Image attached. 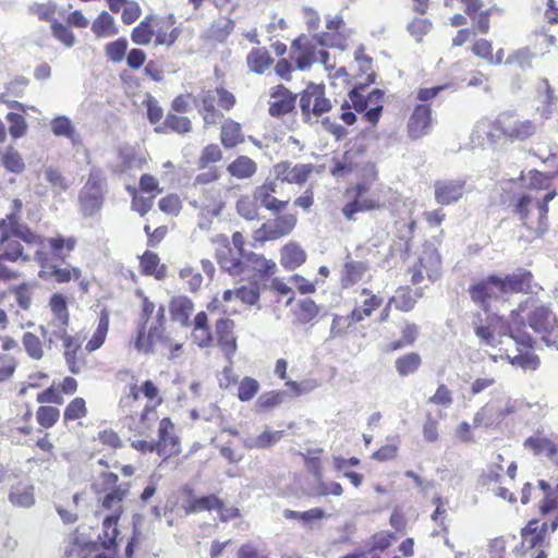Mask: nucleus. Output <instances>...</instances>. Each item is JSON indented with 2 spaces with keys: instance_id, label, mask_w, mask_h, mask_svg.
<instances>
[{
  "instance_id": "obj_1",
  "label": "nucleus",
  "mask_w": 558,
  "mask_h": 558,
  "mask_svg": "<svg viewBox=\"0 0 558 558\" xmlns=\"http://www.w3.org/2000/svg\"><path fill=\"white\" fill-rule=\"evenodd\" d=\"M527 307V302L520 304L517 311H512L511 318L512 325L510 327V338L518 345V353L514 355H510L507 353V359L513 366L521 367L522 369H536L539 365L538 357L531 351L533 347L532 337L520 330L521 326H524V320L521 318V313L525 312Z\"/></svg>"
},
{
  "instance_id": "obj_2",
  "label": "nucleus",
  "mask_w": 558,
  "mask_h": 558,
  "mask_svg": "<svg viewBox=\"0 0 558 558\" xmlns=\"http://www.w3.org/2000/svg\"><path fill=\"white\" fill-rule=\"evenodd\" d=\"M107 194V179L99 168H92L87 181L78 193L80 211L84 217L98 214Z\"/></svg>"
},
{
  "instance_id": "obj_3",
  "label": "nucleus",
  "mask_w": 558,
  "mask_h": 558,
  "mask_svg": "<svg viewBox=\"0 0 558 558\" xmlns=\"http://www.w3.org/2000/svg\"><path fill=\"white\" fill-rule=\"evenodd\" d=\"M363 151L364 146L362 144L357 145L356 142H347L342 159H335V166L331 169V174L335 177L343 175L352 172L354 168H357L359 180H365L372 184L376 182L378 179L376 166L372 162H365L360 166L355 160Z\"/></svg>"
},
{
  "instance_id": "obj_4",
  "label": "nucleus",
  "mask_w": 558,
  "mask_h": 558,
  "mask_svg": "<svg viewBox=\"0 0 558 558\" xmlns=\"http://www.w3.org/2000/svg\"><path fill=\"white\" fill-rule=\"evenodd\" d=\"M556 195V191H550L539 199L531 194H525L518 199L515 213L529 228H534L532 216L535 215L537 219V226L535 229L538 232H544L547 228L548 203L553 201Z\"/></svg>"
},
{
  "instance_id": "obj_5",
  "label": "nucleus",
  "mask_w": 558,
  "mask_h": 558,
  "mask_svg": "<svg viewBox=\"0 0 558 558\" xmlns=\"http://www.w3.org/2000/svg\"><path fill=\"white\" fill-rule=\"evenodd\" d=\"M372 183L361 181L357 179L355 184L347 187L344 195L350 197L351 201L347 203L341 213L348 221H355V215L359 213L373 211L383 208V203L375 197H364L371 190Z\"/></svg>"
},
{
  "instance_id": "obj_6",
  "label": "nucleus",
  "mask_w": 558,
  "mask_h": 558,
  "mask_svg": "<svg viewBox=\"0 0 558 558\" xmlns=\"http://www.w3.org/2000/svg\"><path fill=\"white\" fill-rule=\"evenodd\" d=\"M529 326L542 335V340L547 347L558 350V319L553 316L551 311L545 305H538L527 315Z\"/></svg>"
},
{
  "instance_id": "obj_7",
  "label": "nucleus",
  "mask_w": 558,
  "mask_h": 558,
  "mask_svg": "<svg viewBox=\"0 0 558 558\" xmlns=\"http://www.w3.org/2000/svg\"><path fill=\"white\" fill-rule=\"evenodd\" d=\"M34 260L40 266L38 276L45 280L66 283L72 279L80 280V278H82V270L78 267H61L50 258L46 251L37 250L34 255Z\"/></svg>"
},
{
  "instance_id": "obj_8",
  "label": "nucleus",
  "mask_w": 558,
  "mask_h": 558,
  "mask_svg": "<svg viewBox=\"0 0 558 558\" xmlns=\"http://www.w3.org/2000/svg\"><path fill=\"white\" fill-rule=\"evenodd\" d=\"M498 130L505 137L526 140L535 135L537 125L531 120H521L514 112H502L497 118Z\"/></svg>"
},
{
  "instance_id": "obj_9",
  "label": "nucleus",
  "mask_w": 558,
  "mask_h": 558,
  "mask_svg": "<svg viewBox=\"0 0 558 558\" xmlns=\"http://www.w3.org/2000/svg\"><path fill=\"white\" fill-rule=\"evenodd\" d=\"M101 477L106 486L112 487V489L104 496L102 507L111 510V514H118V517H120L122 513V501L130 493V485L128 483L117 485L119 477L112 472L102 473Z\"/></svg>"
},
{
  "instance_id": "obj_10",
  "label": "nucleus",
  "mask_w": 558,
  "mask_h": 558,
  "mask_svg": "<svg viewBox=\"0 0 558 558\" xmlns=\"http://www.w3.org/2000/svg\"><path fill=\"white\" fill-rule=\"evenodd\" d=\"M21 241L17 235L0 233V267H5L4 263H27L32 259Z\"/></svg>"
},
{
  "instance_id": "obj_11",
  "label": "nucleus",
  "mask_w": 558,
  "mask_h": 558,
  "mask_svg": "<svg viewBox=\"0 0 558 558\" xmlns=\"http://www.w3.org/2000/svg\"><path fill=\"white\" fill-rule=\"evenodd\" d=\"M296 225V217L292 214L278 216L276 219L265 222L256 230L255 239L258 241L276 240L289 234Z\"/></svg>"
},
{
  "instance_id": "obj_12",
  "label": "nucleus",
  "mask_w": 558,
  "mask_h": 558,
  "mask_svg": "<svg viewBox=\"0 0 558 558\" xmlns=\"http://www.w3.org/2000/svg\"><path fill=\"white\" fill-rule=\"evenodd\" d=\"M500 277L490 275L469 289L470 296L473 302L477 303L482 308L487 310L488 301L499 299L504 293L499 292Z\"/></svg>"
},
{
  "instance_id": "obj_13",
  "label": "nucleus",
  "mask_w": 558,
  "mask_h": 558,
  "mask_svg": "<svg viewBox=\"0 0 558 558\" xmlns=\"http://www.w3.org/2000/svg\"><path fill=\"white\" fill-rule=\"evenodd\" d=\"M0 233L17 235L27 245L43 243L41 236L33 232L27 225L22 223L16 213H10L5 218L0 220Z\"/></svg>"
},
{
  "instance_id": "obj_14",
  "label": "nucleus",
  "mask_w": 558,
  "mask_h": 558,
  "mask_svg": "<svg viewBox=\"0 0 558 558\" xmlns=\"http://www.w3.org/2000/svg\"><path fill=\"white\" fill-rule=\"evenodd\" d=\"M272 171L275 174L274 180L277 182L281 181L303 185L312 173L313 166L304 163L291 166L290 162L284 161L275 165Z\"/></svg>"
},
{
  "instance_id": "obj_15",
  "label": "nucleus",
  "mask_w": 558,
  "mask_h": 558,
  "mask_svg": "<svg viewBox=\"0 0 558 558\" xmlns=\"http://www.w3.org/2000/svg\"><path fill=\"white\" fill-rule=\"evenodd\" d=\"M533 275L531 271L519 268L515 271L500 277L499 292L504 294L530 293L532 290Z\"/></svg>"
},
{
  "instance_id": "obj_16",
  "label": "nucleus",
  "mask_w": 558,
  "mask_h": 558,
  "mask_svg": "<svg viewBox=\"0 0 558 558\" xmlns=\"http://www.w3.org/2000/svg\"><path fill=\"white\" fill-rule=\"evenodd\" d=\"M275 99L269 105L268 112L271 117H280L294 111L298 96L283 85H277L270 92Z\"/></svg>"
},
{
  "instance_id": "obj_17",
  "label": "nucleus",
  "mask_w": 558,
  "mask_h": 558,
  "mask_svg": "<svg viewBox=\"0 0 558 558\" xmlns=\"http://www.w3.org/2000/svg\"><path fill=\"white\" fill-rule=\"evenodd\" d=\"M435 199L440 205H450L458 202L464 192V181L439 180L434 184Z\"/></svg>"
},
{
  "instance_id": "obj_18",
  "label": "nucleus",
  "mask_w": 558,
  "mask_h": 558,
  "mask_svg": "<svg viewBox=\"0 0 558 558\" xmlns=\"http://www.w3.org/2000/svg\"><path fill=\"white\" fill-rule=\"evenodd\" d=\"M279 183L276 180L267 179L265 183L256 187L254 192L255 201L266 209L275 213H279L286 208L288 201H279L272 196L274 193H278Z\"/></svg>"
},
{
  "instance_id": "obj_19",
  "label": "nucleus",
  "mask_w": 558,
  "mask_h": 558,
  "mask_svg": "<svg viewBox=\"0 0 558 558\" xmlns=\"http://www.w3.org/2000/svg\"><path fill=\"white\" fill-rule=\"evenodd\" d=\"M173 424L170 418H162L158 427V440L156 441L157 453L159 456L169 457L179 452V442L172 434Z\"/></svg>"
},
{
  "instance_id": "obj_20",
  "label": "nucleus",
  "mask_w": 558,
  "mask_h": 558,
  "mask_svg": "<svg viewBox=\"0 0 558 558\" xmlns=\"http://www.w3.org/2000/svg\"><path fill=\"white\" fill-rule=\"evenodd\" d=\"M233 320L228 318H220L216 323L218 344L229 361H231L236 351V338L233 333Z\"/></svg>"
},
{
  "instance_id": "obj_21",
  "label": "nucleus",
  "mask_w": 558,
  "mask_h": 558,
  "mask_svg": "<svg viewBox=\"0 0 558 558\" xmlns=\"http://www.w3.org/2000/svg\"><path fill=\"white\" fill-rule=\"evenodd\" d=\"M43 243L40 245V250L45 251L46 247L49 248L48 255L54 260H59L64 263L69 257L71 252L75 248L76 240L72 236L64 238L62 235H57L53 238L41 239Z\"/></svg>"
},
{
  "instance_id": "obj_22",
  "label": "nucleus",
  "mask_w": 558,
  "mask_h": 558,
  "mask_svg": "<svg viewBox=\"0 0 558 558\" xmlns=\"http://www.w3.org/2000/svg\"><path fill=\"white\" fill-rule=\"evenodd\" d=\"M432 110L428 105H418L410 117L408 128L412 137H422L428 134L432 128Z\"/></svg>"
},
{
  "instance_id": "obj_23",
  "label": "nucleus",
  "mask_w": 558,
  "mask_h": 558,
  "mask_svg": "<svg viewBox=\"0 0 558 558\" xmlns=\"http://www.w3.org/2000/svg\"><path fill=\"white\" fill-rule=\"evenodd\" d=\"M215 102L216 96L211 90H202L194 97V104L207 124H214L222 117L216 109Z\"/></svg>"
},
{
  "instance_id": "obj_24",
  "label": "nucleus",
  "mask_w": 558,
  "mask_h": 558,
  "mask_svg": "<svg viewBox=\"0 0 558 558\" xmlns=\"http://www.w3.org/2000/svg\"><path fill=\"white\" fill-rule=\"evenodd\" d=\"M517 401L511 398H507L502 407L495 408L490 404H486L478 411L474 417L475 424H481L482 420L489 416V423L501 421L506 416L517 411Z\"/></svg>"
},
{
  "instance_id": "obj_25",
  "label": "nucleus",
  "mask_w": 558,
  "mask_h": 558,
  "mask_svg": "<svg viewBox=\"0 0 558 558\" xmlns=\"http://www.w3.org/2000/svg\"><path fill=\"white\" fill-rule=\"evenodd\" d=\"M546 530V522L539 525L537 520H531L521 533L522 547L527 550L542 546L545 539Z\"/></svg>"
},
{
  "instance_id": "obj_26",
  "label": "nucleus",
  "mask_w": 558,
  "mask_h": 558,
  "mask_svg": "<svg viewBox=\"0 0 558 558\" xmlns=\"http://www.w3.org/2000/svg\"><path fill=\"white\" fill-rule=\"evenodd\" d=\"M292 48L300 51L299 56L295 59L296 68L299 70H307L316 61V48L311 41L306 39L304 35L293 40Z\"/></svg>"
},
{
  "instance_id": "obj_27",
  "label": "nucleus",
  "mask_w": 558,
  "mask_h": 558,
  "mask_svg": "<svg viewBox=\"0 0 558 558\" xmlns=\"http://www.w3.org/2000/svg\"><path fill=\"white\" fill-rule=\"evenodd\" d=\"M367 269V263L353 260L348 257L341 272L342 287L349 288L362 280Z\"/></svg>"
},
{
  "instance_id": "obj_28",
  "label": "nucleus",
  "mask_w": 558,
  "mask_h": 558,
  "mask_svg": "<svg viewBox=\"0 0 558 558\" xmlns=\"http://www.w3.org/2000/svg\"><path fill=\"white\" fill-rule=\"evenodd\" d=\"M283 436L282 430H264L259 435H248L242 439V444L246 449H265L277 444Z\"/></svg>"
},
{
  "instance_id": "obj_29",
  "label": "nucleus",
  "mask_w": 558,
  "mask_h": 558,
  "mask_svg": "<svg viewBox=\"0 0 558 558\" xmlns=\"http://www.w3.org/2000/svg\"><path fill=\"white\" fill-rule=\"evenodd\" d=\"M220 267L232 276H240L245 272V259L241 256L232 255L231 248L226 245L223 250L217 253Z\"/></svg>"
},
{
  "instance_id": "obj_30",
  "label": "nucleus",
  "mask_w": 558,
  "mask_h": 558,
  "mask_svg": "<svg viewBox=\"0 0 558 558\" xmlns=\"http://www.w3.org/2000/svg\"><path fill=\"white\" fill-rule=\"evenodd\" d=\"M169 310L172 320L180 323L182 326H187L194 305L189 298L180 295L171 299Z\"/></svg>"
},
{
  "instance_id": "obj_31",
  "label": "nucleus",
  "mask_w": 558,
  "mask_h": 558,
  "mask_svg": "<svg viewBox=\"0 0 558 558\" xmlns=\"http://www.w3.org/2000/svg\"><path fill=\"white\" fill-rule=\"evenodd\" d=\"M9 500L17 507H32L35 504L34 486L26 482L17 483L12 486Z\"/></svg>"
},
{
  "instance_id": "obj_32",
  "label": "nucleus",
  "mask_w": 558,
  "mask_h": 558,
  "mask_svg": "<svg viewBox=\"0 0 558 558\" xmlns=\"http://www.w3.org/2000/svg\"><path fill=\"white\" fill-rule=\"evenodd\" d=\"M306 260L305 252L295 243H289L281 250L280 263L287 270H294Z\"/></svg>"
},
{
  "instance_id": "obj_33",
  "label": "nucleus",
  "mask_w": 558,
  "mask_h": 558,
  "mask_svg": "<svg viewBox=\"0 0 558 558\" xmlns=\"http://www.w3.org/2000/svg\"><path fill=\"white\" fill-rule=\"evenodd\" d=\"M120 517L109 514L102 521V533L99 535L101 546L107 550H114L119 530L117 527Z\"/></svg>"
},
{
  "instance_id": "obj_34",
  "label": "nucleus",
  "mask_w": 558,
  "mask_h": 558,
  "mask_svg": "<svg viewBox=\"0 0 558 558\" xmlns=\"http://www.w3.org/2000/svg\"><path fill=\"white\" fill-rule=\"evenodd\" d=\"M319 306L310 298L300 300L294 308L293 315L295 320L301 325H306L314 320L319 314Z\"/></svg>"
},
{
  "instance_id": "obj_35",
  "label": "nucleus",
  "mask_w": 558,
  "mask_h": 558,
  "mask_svg": "<svg viewBox=\"0 0 558 558\" xmlns=\"http://www.w3.org/2000/svg\"><path fill=\"white\" fill-rule=\"evenodd\" d=\"M376 74L375 72H371L367 74L366 82L360 83L355 85L350 92H349V99L352 102L353 108L356 112L363 113L367 107H368V99L367 97H364L362 94L367 86L375 83Z\"/></svg>"
},
{
  "instance_id": "obj_36",
  "label": "nucleus",
  "mask_w": 558,
  "mask_h": 558,
  "mask_svg": "<svg viewBox=\"0 0 558 558\" xmlns=\"http://www.w3.org/2000/svg\"><path fill=\"white\" fill-rule=\"evenodd\" d=\"M234 26L233 20L220 17L211 23L210 27L206 31V37L218 43H225L234 29Z\"/></svg>"
},
{
  "instance_id": "obj_37",
  "label": "nucleus",
  "mask_w": 558,
  "mask_h": 558,
  "mask_svg": "<svg viewBox=\"0 0 558 558\" xmlns=\"http://www.w3.org/2000/svg\"><path fill=\"white\" fill-rule=\"evenodd\" d=\"M245 269L251 266L262 278L275 274L277 268L275 262L253 252L245 255Z\"/></svg>"
},
{
  "instance_id": "obj_38",
  "label": "nucleus",
  "mask_w": 558,
  "mask_h": 558,
  "mask_svg": "<svg viewBox=\"0 0 558 558\" xmlns=\"http://www.w3.org/2000/svg\"><path fill=\"white\" fill-rule=\"evenodd\" d=\"M272 61L269 52L264 48L253 49L246 58L248 69L256 74H263Z\"/></svg>"
},
{
  "instance_id": "obj_39",
  "label": "nucleus",
  "mask_w": 558,
  "mask_h": 558,
  "mask_svg": "<svg viewBox=\"0 0 558 558\" xmlns=\"http://www.w3.org/2000/svg\"><path fill=\"white\" fill-rule=\"evenodd\" d=\"M145 329L144 325H140L134 347L140 352L150 353L153 352L154 343L161 338V331L158 327H149L148 335L145 337Z\"/></svg>"
},
{
  "instance_id": "obj_40",
  "label": "nucleus",
  "mask_w": 558,
  "mask_h": 558,
  "mask_svg": "<svg viewBox=\"0 0 558 558\" xmlns=\"http://www.w3.org/2000/svg\"><path fill=\"white\" fill-rule=\"evenodd\" d=\"M420 296V292H413L409 287H402L399 288L396 295L390 299V303H393L396 308L401 312H410L414 308Z\"/></svg>"
},
{
  "instance_id": "obj_41",
  "label": "nucleus",
  "mask_w": 558,
  "mask_h": 558,
  "mask_svg": "<svg viewBox=\"0 0 558 558\" xmlns=\"http://www.w3.org/2000/svg\"><path fill=\"white\" fill-rule=\"evenodd\" d=\"M501 136L500 130H498L497 120L492 121L490 119L483 118L477 121L471 140H496Z\"/></svg>"
},
{
  "instance_id": "obj_42",
  "label": "nucleus",
  "mask_w": 558,
  "mask_h": 558,
  "mask_svg": "<svg viewBox=\"0 0 558 558\" xmlns=\"http://www.w3.org/2000/svg\"><path fill=\"white\" fill-rule=\"evenodd\" d=\"M92 31L98 38L114 36L119 33L118 27L114 25L113 17L107 11H102L93 22Z\"/></svg>"
},
{
  "instance_id": "obj_43",
  "label": "nucleus",
  "mask_w": 558,
  "mask_h": 558,
  "mask_svg": "<svg viewBox=\"0 0 558 558\" xmlns=\"http://www.w3.org/2000/svg\"><path fill=\"white\" fill-rule=\"evenodd\" d=\"M64 347V360L72 374H78L82 371V366L77 360V351L81 349V342L77 338H66L63 342Z\"/></svg>"
},
{
  "instance_id": "obj_44",
  "label": "nucleus",
  "mask_w": 558,
  "mask_h": 558,
  "mask_svg": "<svg viewBox=\"0 0 558 558\" xmlns=\"http://www.w3.org/2000/svg\"><path fill=\"white\" fill-rule=\"evenodd\" d=\"M222 501L216 495L193 498L184 507L186 513H196L205 510L221 509Z\"/></svg>"
},
{
  "instance_id": "obj_45",
  "label": "nucleus",
  "mask_w": 558,
  "mask_h": 558,
  "mask_svg": "<svg viewBox=\"0 0 558 558\" xmlns=\"http://www.w3.org/2000/svg\"><path fill=\"white\" fill-rule=\"evenodd\" d=\"M0 163L7 171L12 173L20 174L25 170L23 157L11 146L1 153Z\"/></svg>"
},
{
  "instance_id": "obj_46",
  "label": "nucleus",
  "mask_w": 558,
  "mask_h": 558,
  "mask_svg": "<svg viewBox=\"0 0 558 558\" xmlns=\"http://www.w3.org/2000/svg\"><path fill=\"white\" fill-rule=\"evenodd\" d=\"M68 325L69 323L62 324V320L52 319L47 326H40L39 330L49 343L56 340H62L64 342L66 338L72 337L68 333Z\"/></svg>"
},
{
  "instance_id": "obj_47",
  "label": "nucleus",
  "mask_w": 558,
  "mask_h": 558,
  "mask_svg": "<svg viewBox=\"0 0 558 558\" xmlns=\"http://www.w3.org/2000/svg\"><path fill=\"white\" fill-rule=\"evenodd\" d=\"M422 359L418 353L411 352L399 356L395 366L398 374L402 377L414 374L421 366Z\"/></svg>"
},
{
  "instance_id": "obj_48",
  "label": "nucleus",
  "mask_w": 558,
  "mask_h": 558,
  "mask_svg": "<svg viewBox=\"0 0 558 558\" xmlns=\"http://www.w3.org/2000/svg\"><path fill=\"white\" fill-rule=\"evenodd\" d=\"M420 266L424 267L429 280L434 281L440 275V257L434 250L424 251L420 257Z\"/></svg>"
},
{
  "instance_id": "obj_49",
  "label": "nucleus",
  "mask_w": 558,
  "mask_h": 558,
  "mask_svg": "<svg viewBox=\"0 0 558 558\" xmlns=\"http://www.w3.org/2000/svg\"><path fill=\"white\" fill-rule=\"evenodd\" d=\"M231 175L239 179L252 177L256 171V163L246 156H240L228 166Z\"/></svg>"
},
{
  "instance_id": "obj_50",
  "label": "nucleus",
  "mask_w": 558,
  "mask_h": 558,
  "mask_svg": "<svg viewBox=\"0 0 558 558\" xmlns=\"http://www.w3.org/2000/svg\"><path fill=\"white\" fill-rule=\"evenodd\" d=\"M420 333V327L414 323H404L401 328V338L397 341H393L389 344L391 351L400 350L404 347L412 345Z\"/></svg>"
},
{
  "instance_id": "obj_51",
  "label": "nucleus",
  "mask_w": 558,
  "mask_h": 558,
  "mask_svg": "<svg viewBox=\"0 0 558 558\" xmlns=\"http://www.w3.org/2000/svg\"><path fill=\"white\" fill-rule=\"evenodd\" d=\"M161 129H165L166 133H168V131H171L179 135H183L191 131L192 123L190 119L186 117H180L173 113H169L165 119L163 125L156 128V131H159Z\"/></svg>"
},
{
  "instance_id": "obj_52",
  "label": "nucleus",
  "mask_w": 558,
  "mask_h": 558,
  "mask_svg": "<svg viewBox=\"0 0 558 558\" xmlns=\"http://www.w3.org/2000/svg\"><path fill=\"white\" fill-rule=\"evenodd\" d=\"M142 271L145 275H154L157 279H161L166 275L165 265L159 266V257L153 252H145L141 259Z\"/></svg>"
},
{
  "instance_id": "obj_53",
  "label": "nucleus",
  "mask_w": 558,
  "mask_h": 558,
  "mask_svg": "<svg viewBox=\"0 0 558 558\" xmlns=\"http://www.w3.org/2000/svg\"><path fill=\"white\" fill-rule=\"evenodd\" d=\"M108 329H109V316L107 313H102L99 318L97 329L95 330L90 340L86 343V350L89 352H93V351L99 349L106 340Z\"/></svg>"
},
{
  "instance_id": "obj_54",
  "label": "nucleus",
  "mask_w": 558,
  "mask_h": 558,
  "mask_svg": "<svg viewBox=\"0 0 558 558\" xmlns=\"http://www.w3.org/2000/svg\"><path fill=\"white\" fill-rule=\"evenodd\" d=\"M286 392L283 391H268L262 393L256 401V411L264 412L274 409L283 402Z\"/></svg>"
},
{
  "instance_id": "obj_55",
  "label": "nucleus",
  "mask_w": 558,
  "mask_h": 558,
  "mask_svg": "<svg viewBox=\"0 0 558 558\" xmlns=\"http://www.w3.org/2000/svg\"><path fill=\"white\" fill-rule=\"evenodd\" d=\"M318 84L310 83L307 87L301 93L300 108L305 119H310L312 113V100L315 101L316 95H320Z\"/></svg>"
},
{
  "instance_id": "obj_56",
  "label": "nucleus",
  "mask_w": 558,
  "mask_h": 558,
  "mask_svg": "<svg viewBox=\"0 0 558 558\" xmlns=\"http://www.w3.org/2000/svg\"><path fill=\"white\" fill-rule=\"evenodd\" d=\"M51 312L53 314L52 319L62 320V324L69 323L70 315L68 311V303L62 294L56 293L50 298L49 302Z\"/></svg>"
},
{
  "instance_id": "obj_57",
  "label": "nucleus",
  "mask_w": 558,
  "mask_h": 558,
  "mask_svg": "<svg viewBox=\"0 0 558 558\" xmlns=\"http://www.w3.org/2000/svg\"><path fill=\"white\" fill-rule=\"evenodd\" d=\"M128 50V40L121 37L114 41L108 43L105 47L107 58L113 62H121Z\"/></svg>"
},
{
  "instance_id": "obj_58",
  "label": "nucleus",
  "mask_w": 558,
  "mask_h": 558,
  "mask_svg": "<svg viewBox=\"0 0 558 558\" xmlns=\"http://www.w3.org/2000/svg\"><path fill=\"white\" fill-rule=\"evenodd\" d=\"M283 515L286 519L300 520L304 524H308L315 520L323 519L325 517V512L320 508H313L304 512L287 509L284 510Z\"/></svg>"
},
{
  "instance_id": "obj_59",
  "label": "nucleus",
  "mask_w": 558,
  "mask_h": 558,
  "mask_svg": "<svg viewBox=\"0 0 558 558\" xmlns=\"http://www.w3.org/2000/svg\"><path fill=\"white\" fill-rule=\"evenodd\" d=\"M51 129L56 136L73 140L74 126L65 116H59L51 121Z\"/></svg>"
},
{
  "instance_id": "obj_60",
  "label": "nucleus",
  "mask_w": 558,
  "mask_h": 558,
  "mask_svg": "<svg viewBox=\"0 0 558 558\" xmlns=\"http://www.w3.org/2000/svg\"><path fill=\"white\" fill-rule=\"evenodd\" d=\"M37 422L45 428L52 427L60 417L59 409L50 405L39 407L37 410Z\"/></svg>"
},
{
  "instance_id": "obj_61",
  "label": "nucleus",
  "mask_w": 558,
  "mask_h": 558,
  "mask_svg": "<svg viewBox=\"0 0 558 558\" xmlns=\"http://www.w3.org/2000/svg\"><path fill=\"white\" fill-rule=\"evenodd\" d=\"M23 345L26 353L34 360H40L44 355L43 345L40 339L32 333L25 332L22 339Z\"/></svg>"
},
{
  "instance_id": "obj_62",
  "label": "nucleus",
  "mask_w": 558,
  "mask_h": 558,
  "mask_svg": "<svg viewBox=\"0 0 558 558\" xmlns=\"http://www.w3.org/2000/svg\"><path fill=\"white\" fill-rule=\"evenodd\" d=\"M255 198L252 199L247 196L241 197L236 202L238 214L246 220H255L258 218V209Z\"/></svg>"
},
{
  "instance_id": "obj_63",
  "label": "nucleus",
  "mask_w": 558,
  "mask_h": 558,
  "mask_svg": "<svg viewBox=\"0 0 558 558\" xmlns=\"http://www.w3.org/2000/svg\"><path fill=\"white\" fill-rule=\"evenodd\" d=\"M259 384L252 377H244L238 388V398L241 401H250L258 392Z\"/></svg>"
},
{
  "instance_id": "obj_64",
  "label": "nucleus",
  "mask_w": 558,
  "mask_h": 558,
  "mask_svg": "<svg viewBox=\"0 0 558 558\" xmlns=\"http://www.w3.org/2000/svg\"><path fill=\"white\" fill-rule=\"evenodd\" d=\"M45 179L50 183L54 192L61 193L68 190L69 183L62 173L52 167H48L45 170Z\"/></svg>"
}]
</instances>
